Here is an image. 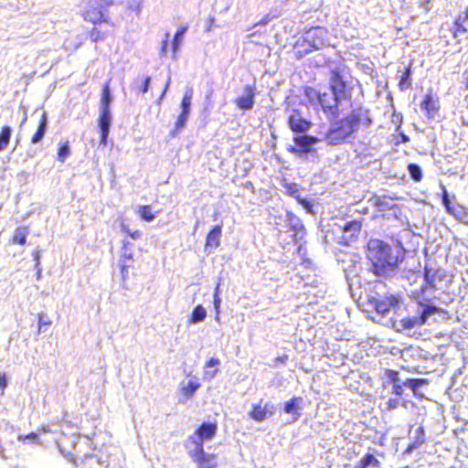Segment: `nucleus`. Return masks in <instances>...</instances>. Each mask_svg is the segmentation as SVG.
<instances>
[{
    "instance_id": "obj_30",
    "label": "nucleus",
    "mask_w": 468,
    "mask_h": 468,
    "mask_svg": "<svg viewBox=\"0 0 468 468\" xmlns=\"http://www.w3.org/2000/svg\"><path fill=\"white\" fill-rule=\"evenodd\" d=\"M188 116L189 115H186V114H184L181 112L179 113V115L177 116V118L175 122L174 129H172L170 131V133H169L170 137H176L177 135V133L186 126Z\"/></svg>"
},
{
    "instance_id": "obj_25",
    "label": "nucleus",
    "mask_w": 468,
    "mask_h": 468,
    "mask_svg": "<svg viewBox=\"0 0 468 468\" xmlns=\"http://www.w3.org/2000/svg\"><path fill=\"white\" fill-rule=\"evenodd\" d=\"M112 101L111 91H110V81H106L102 86L101 90V98L100 103V112H111L110 104Z\"/></svg>"
},
{
    "instance_id": "obj_9",
    "label": "nucleus",
    "mask_w": 468,
    "mask_h": 468,
    "mask_svg": "<svg viewBox=\"0 0 468 468\" xmlns=\"http://www.w3.org/2000/svg\"><path fill=\"white\" fill-rule=\"evenodd\" d=\"M244 94L238 96L234 103L239 110L243 112L250 111L255 104V96L257 94V86L255 83L243 87Z\"/></svg>"
},
{
    "instance_id": "obj_16",
    "label": "nucleus",
    "mask_w": 468,
    "mask_h": 468,
    "mask_svg": "<svg viewBox=\"0 0 468 468\" xmlns=\"http://www.w3.org/2000/svg\"><path fill=\"white\" fill-rule=\"evenodd\" d=\"M356 301L357 303L358 307L363 312L367 313L371 317V319H373V317L371 316L373 313L378 314L380 312L379 302L374 297H372L370 294H358V297L356 299Z\"/></svg>"
},
{
    "instance_id": "obj_40",
    "label": "nucleus",
    "mask_w": 468,
    "mask_h": 468,
    "mask_svg": "<svg viewBox=\"0 0 468 468\" xmlns=\"http://www.w3.org/2000/svg\"><path fill=\"white\" fill-rule=\"evenodd\" d=\"M441 188H442V203H443V205L445 207L446 211L449 214L452 215L453 212L455 211L454 210L455 209V205H452L451 204V200L449 198L448 192H447L445 186H442Z\"/></svg>"
},
{
    "instance_id": "obj_8",
    "label": "nucleus",
    "mask_w": 468,
    "mask_h": 468,
    "mask_svg": "<svg viewBox=\"0 0 468 468\" xmlns=\"http://www.w3.org/2000/svg\"><path fill=\"white\" fill-rule=\"evenodd\" d=\"M367 258L371 262L368 271L380 275V239H372L367 242Z\"/></svg>"
},
{
    "instance_id": "obj_4",
    "label": "nucleus",
    "mask_w": 468,
    "mask_h": 468,
    "mask_svg": "<svg viewBox=\"0 0 468 468\" xmlns=\"http://www.w3.org/2000/svg\"><path fill=\"white\" fill-rule=\"evenodd\" d=\"M110 5L111 2L108 0H88L81 16L91 24L104 22L106 26H112V19L108 13Z\"/></svg>"
},
{
    "instance_id": "obj_63",
    "label": "nucleus",
    "mask_w": 468,
    "mask_h": 468,
    "mask_svg": "<svg viewBox=\"0 0 468 468\" xmlns=\"http://www.w3.org/2000/svg\"><path fill=\"white\" fill-rule=\"evenodd\" d=\"M218 294H215V300H214L215 303H219V299L218 298Z\"/></svg>"
},
{
    "instance_id": "obj_53",
    "label": "nucleus",
    "mask_w": 468,
    "mask_h": 468,
    "mask_svg": "<svg viewBox=\"0 0 468 468\" xmlns=\"http://www.w3.org/2000/svg\"><path fill=\"white\" fill-rule=\"evenodd\" d=\"M399 402V399L396 398L394 399H389L388 401V409H394L398 406Z\"/></svg>"
},
{
    "instance_id": "obj_62",
    "label": "nucleus",
    "mask_w": 468,
    "mask_h": 468,
    "mask_svg": "<svg viewBox=\"0 0 468 468\" xmlns=\"http://www.w3.org/2000/svg\"><path fill=\"white\" fill-rule=\"evenodd\" d=\"M245 186H246V187L252 186V182H250V181H247V182L245 183Z\"/></svg>"
},
{
    "instance_id": "obj_43",
    "label": "nucleus",
    "mask_w": 468,
    "mask_h": 468,
    "mask_svg": "<svg viewBox=\"0 0 468 468\" xmlns=\"http://www.w3.org/2000/svg\"><path fill=\"white\" fill-rule=\"evenodd\" d=\"M132 249H133V246L130 242L124 241L122 243V250L123 261L126 260L133 261V254Z\"/></svg>"
},
{
    "instance_id": "obj_57",
    "label": "nucleus",
    "mask_w": 468,
    "mask_h": 468,
    "mask_svg": "<svg viewBox=\"0 0 468 468\" xmlns=\"http://www.w3.org/2000/svg\"><path fill=\"white\" fill-rule=\"evenodd\" d=\"M218 373V369H215L211 372L209 371H205V375L207 376L209 378H213Z\"/></svg>"
},
{
    "instance_id": "obj_34",
    "label": "nucleus",
    "mask_w": 468,
    "mask_h": 468,
    "mask_svg": "<svg viewBox=\"0 0 468 468\" xmlns=\"http://www.w3.org/2000/svg\"><path fill=\"white\" fill-rule=\"evenodd\" d=\"M70 154L69 143L65 141L59 144L58 148V160L64 163Z\"/></svg>"
},
{
    "instance_id": "obj_47",
    "label": "nucleus",
    "mask_w": 468,
    "mask_h": 468,
    "mask_svg": "<svg viewBox=\"0 0 468 468\" xmlns=\"http://www.w3.org/2000/svg\"><path fill=\"white\" fill-rule=\"evenodd\" d=\"M299 204H301L304 208L308 211H311L312 205L311 202L307 199L302 198L301 195L299 196V199H296Z\"/></svg>"
},
{
    "instance_id": "obj_32",
    "label": "nucleus",
    "mask_w": 468,
    "mask_h": 468,
    "mask_svg": "<svg viewBox=\"0 0 468 468\" xmlns=\"http://www.w3.org/2000/svg\"><path fill=\"white\" fill-rule=\"evenodd\" d=\"M465 19L459 16L455 21L453 22V26L452 28V34L454 38H456L460 34H464L467 32V28L463 25V21Z\"/></svg>"
},
{
    "instance_id": "obj_39",
    "label": "nucleus",
    "mask_w": 468,
    "mask_h": 468,
    "mask_svg": "<svg viewBox=\"0 0 468 468\" xmlns=\"http://www.w3.org/2000/svg\"><path fill=\"white\" fill-rule=\"evenodd\" d=\"M386 376L389 378L390 382L393 383V388L397 395H399L402 391V388L398 384L399 378H397V372L392 370H387Z\"/></svg>"
},
{
    "instance_id": "obj_3",
    "label": "nucleus",
    "mask_w": 468,
    "mask_h": 468,
    "mask_svg": "<svg viewBox=\"0 0 468 468\" xmlns=\"http://www.w3.org/2000/svg\"><path fill=\"white\" fill-rule=\"evenodd\" d=\"M452 280L444 269L438 268L431 270L425 266L423 283L420 292H431L434 291H445Z\"/></svg>"
},
{
    "instance_id": "obj_29",
    "label": "nucleus",
    "mask_w": 468,
    "mask_h": 468,
    "mask_svg": "<svg viewBox=\"0 0 468 468\" xmlns=\"http://www.w3.org/2000/svg\"><path fill=\"white\" fill-rule=\"evenodd\" d=\"M378 466V459L372 453H367L357 463L355 468H377Z\"/></svg>"
},
{
    "instance_id": "obj_10",
    "label": "nucleus",
    "mask_w": 468,
    "mask_h": 468,
    "mask_svg": "<svg viewBox=\"0 0 468 468\" xmlns=\"http://www.w3.org/2000/svg\"><path fill=\"white\" fill-rule=\"evenodd\" d=\"M294 146H290L288 151L290 153L301 155L303 154L310 153L313 150V145L318 142V138L313 135H300L294 136Z\"/></svg>"
},
{
    "instance_id": "obj_7",
    "label": "nucleus",
    "mask_w": 468,
    "mask_h": 468,
    "mask_svg": "<svg viewBox=\"0 0 468 468\" xmlns=\"http://www.w3.org/2000/svg\"><path fill=\"white\" fill-rule=\"evenodd\" d=\"M362 223L360 220H351L345 224L338 243L343 246H349L357 240L361 232Z\"/></svg>"
},
{
    "instance_id": "obj_41",
    "label": "nucleus",
    "mask_w": 468,
    "mask_h": 468,
    "mask_svg": "<svg viewBox=\"0 0 468 468\" xmlns=\"http://www.w3.org/2000/svg\"><path fill=\"white\" fill-rule=\"evenodd\" d=\"M121 230L122 233H124L126 236L130 237L133 239H139L142 238V232L138 229L136 230H131L126 224H121Z\"/></svg>"
},
{
    "instance_id": "obj_2",
    "label": "nucleus",
    "mask_w": 468,
    "mask_h": 468,
    "mask_svg": "<svg viewBox=\"0 0 468 468\" xmlns=\"http://www.w3.org/2000/svg\"><path fill=\"white\" fill-rule=\"evenodd\" d=\"M371 124V118L367 111L356 108L346 117L336 121L325 133V140L329 144H341L359 130L367 128Z\"/></svg>"
},
{
    "instance_id": "obj_23",
    "label": "nucleus",
    "mask_w": 468,
    "mask_h": 468,
    "mask_svg": "<svg viewBox=\"0 0 468 468\" xmlns=\"http://www.w3.org/2000/svg\"><path fill=\"white\" fill-rule=\"evenodd\" d=\"M29 233V229L27 226H20L17 227L12 237L10 238V243L13 245H21L24 246L27 243V237Z\"/></svg>"
},
{
    "instance_id": "obj_58",
    "label": "nucleus",
    "mask_w": 468,
    "mask_h": 468,
    "mask_svg": "<svg viewBox=\"0 0 468 468\" xmlns=\"http://www.w3.org/2000/svg\"><path fill=\"white\" fill-rule=\"evenodd\" d=\"M411 278H413L415 282L418 278H421V275L420 272H413L409 276V280H410Z\"/></svg>"
},
{
    "instance_id": "obj_54",
    "label": "nucleus",
    "mask_w": 468,
    "mask_h": 468,
    "mask_svg": "<svg viewBox=\"0 0 468 468\" xmlns=\"http://www.w3.org/2000/svg\"><path fill=\"white\" fill-rule=\"evenodd\" d=\"M6 387V378L5 374H0V388L4 389Z\"/></svg>"
},
{
    "instance_id": "obj_61",
    "label": "nucleus",
    "mask_w": 468,
    "mask_h": 468,
    "mask_svg": "<svg viewBox=\"0 0 468 468\" xmlns=\"http://www.w3.org/2000/svg\"><path fill=\"white\" fill-rule=\"evenodd\" d=\"M464 19L468 20V6L466 7L465 11H464Z\"/></svg>"
},
{
    "instance_id": "obj_50",
    "label": "nucleus",
    "mask_w": 468,
    "mask_h": 468,
    "mask_svg": "<svg viewBox=\"0 0 468 468\" xmlns=\"http://www.w3.org/2000/svg\"><path fill=\"white\" fill-rule=\"evenodd\" d=\"M220 364V361L218 358L217 357H211L208 361L206 362L205 364V367H217Z\"/></svg>"
},
{
    "instance_id": "obj_31",
    "label": "nucleus",
    "mask_w": 468,
    "mask_h": 468,
    "mask_svg": "<svg viewBox=\"0 0 468 468\" xmlns=\"http://www.w3.org/2000/svg\"><path fill=\"white\" fill-rule=\"evenodd\" d=\"M302 402V397H293L284 404L283 410L288 414H294L300 409Z\"/></svg>"
},
{
    "instance_id": "obj_37",
    "label": "nucleus",
    "mask_w": 468,
    "mask_h": 468,
    "mask_svg": "<svg viewBox=\"0 0 468 468\" xmlns=\"http://www.w3.org/2000/svg\"><path fill=\"white\" fill-rule=\"evenodd\" d=\"M186 30V27H181L176 32V34L173 37V40H172V48H173L174 53H176V51L178 50L179 46L182 42V37L185 34Z\"/></svg>"
},
{
    "instance_id": "obj_42",
    "label": "nucleus",
    "mask_w": 468,
    "mask_h": 468,
    "mask_svg": "<svg viewBox=\"0 0 468 468\" xmlns=\"http://www.w3.org/2000/svg\"><path fill=\"white\" fill-rule=\"evenodd\" d=\"M181 113L189 115L190 114V107H191V95L185 94L182 98L181 103Z\"/></svg>"
},
{
    "instance_id": "obj_20",
    "label": "nucleus",
    "mask_w": 468,
    "mask_h": 468,
    "mask_svg": "<svg viewBox=\"0 0 468 468\" xmlns=\"http://www.w3.org/2000/svg\"><path fill=\"white\" fill-rule=\"evenodd\" d=\"M272 409L273 407L269 406V404L263 407L261 404L252 405L251 410L249 411V417L258 422H261L272 415Z\"/></svg>"
},
{
    "instance_id": "obj_35",
    "label": "nucleus",
    "mask_w": 468,
    "mask_h": 468,
    "mask_svg": "<svg viewBox=\"0 0 468 468\" xmlns=\"http://www.w3.org/2000/svg\"><path fill=\"white\" fill-rule=\"evenodd\" d=\"M207 315L206 310L201 305H197L189 318L191 323H198L205 319Z\"/></svg>"
},
{
    "instance_id": "obj_45",
    "label": "nucleus",
    "mask_w": 468,
    "mask_h": 468,
    "mask_svg": "<svg viewBox=\"0 0 468 468\" xmlns=\"http://www.w3.org/2000/svg\"><path fill=\"white\" fill-rule=\"evenodd\" d=\"M391 118H392L391 122L394 126V129L398 130L402 124V115L399 113L397 114V113L393 112Z\"/></svg>"
},
{
    "instance_id": "obj_48",
    "label": "nucleus",
    "mask_w": 468,
    "mask_h": 468,
    "mask_svg": "<svg viewBox=\"0 0 468 468\" xmlns=\"http://www.w3.org/2000/svg\"><path fill=\"white\" fill-rule=\"evenodd\" d=\"M150 81H151V77H149V76H148V77H146V78L144 79V83H143V85H142V86H141V88H140V91H141L142 93H145V92H147V91H148V90H149V85H150Z\"/></svg>"
},
{
    "instance_id": "obj_56",
    "label": "nucleus",
    "mask_w": 468,
    "mask_h": 468,
    "mask_svg": "<svg viewBox=\"0 0 468 468\" xmlns=\"http://www.w3.org/2000/svg\"><path fill=\"white\" fill-rule=\"evenodd\" d=\"M400 137H401V140H400V141H398V142L396 143V144H400V143H407V142H409V141H410L409 136L405 135L404 133H400Z\"/></svg>"
},
{
    "instance_id": "obj_15",
    "label": "nucleus",
    "mask_w": 468,
    "mask_h": 468,
    "mask_svg": "<svg viewBox=\"0 0 468 468\" xmlns=\"http://www.w3.org/2000/svg\"><path fill=\"white\" fill-rule=\"evenodd\" d=\"M288 124L293 133H298L307 132L312 126V122L303 118L300 112L296 110L292 111V114L289 116Z\"/></svg>"
},
{
    "instance_id": "obj_24",
    "label": "nucleus",
    "mask_w": 468,
    "mask_h": 468,
    "mask_svg": "<svg viewBox=\"0 0 468 468\" xmlns=\"http://www.w3.org/2000/svg\"><path fill=\"white\" fill-rule=\"evenodd\" d=\"M410 435L411 438H414V442L410 443L406 452H411L414 449H416L419 445L422 444L425 441L424 431L421 427H417L415 429H411L410 431Z\"/></svg>"
},
{
    "instance_id": "obj_49",
    "label": "nucleus",
    "mask_w": 468,
    "mask_h": 468,
    "mask_svg": "<svg viewBox=\"0 0 468 468\" xmlns=\"http://www.w3.org/2000/svg\"><path fill=\"white\" fill-rule=\"evenodd\" d=\"M424 383V380L420 379H412L410 382V388L416 391L422 384Z\"/></svg>"
},
{
    "instance_id": "obj_55",
    "label": "nucleus",
    "mask_w": 468,
    "mask_h": 468,
    "mask_svg": "<svg viewBox=\"0 0 468 468\" xmlns=\"http://www.w3.org/2000/svg\"><path fill=\"white\" fill-rule=\"evenodd\" d=\"M288 359H289V356L284 354L281 356L276 357L275 362L276 363H285L286 361H288Z\"/></svg>"
},
{
    "instance_id": "obj_17",
    "label": "nucleus",
    "mask_w": 468,
    "mask_h": 468,
    "mask_svg": "<svg viewBox=\"0 0 468 468\" xmlns=\"http://www.w3.org/2000/svg\"><path fill=\"white\" fill-rule=\"evenodd\" d=\"M111 122V112H100L98 118V125L100 128V144L102 145L107 144Z\"/></svg>"
},
{
    "instance_id": "obj_22",
    "label": "nucleus",
    "mask_w": 468,
    "mask_h": 468,
    "mask_svg": "<svg viewBox=\"0 0 468 468\" xmlns=\"http://www.w3.org/2000/svg\"><path fill=\"white\" fill-rule=\"evenodd\" d=\"M200 387V382L194 377L193 379L189 380L186 385L180 387V393L186 399H190Z\"/></svg>"
},
{
    "instance_id": "obj_1",
    "label": "nucleus",
    "mask_w": 468,
    "mask_h": 468,
    "mask_svg": "<svg viewBox=\"0 0 468 468\" xmlns=\"http://www.w3.org/2000/svg\"><path fill=\"white\" fill-rule=\"evenodd\" d=\"M305 95L310 100L317 97L322 111L327 116L332 117L338 115L341 112L339 106L342 101H351V90L338 69L330 71L329 87L326 90L317 92L313 88H307Z\"/></svg>"
},
{
    "instance_id": "obj_28",
    "label": "nucleus",
    "mask_w": 468,
    "mask_h": 468,
    "mask_svg": "<svg viewBox=\"0 0 468 468\" xmlns=\"http://www.w3.org/2000/svg\"><path fill=\"white\" fill-rule=\"evenodd\" d=\"M157 212H154L150 205L140 206L137 209V214L142 220L151 222L154 219Z\"/></svg>"
},
{
    "instance_id": "obj_12",
    "label": "nucleus",
    "mask_w": 468,
    "mask_h": 468,
    "mask_svg": "<svg viewBox=\"0 0 468 468\" xmlns=\"http://www.w3.org/2000/svg\"><path fill=\"white\" fill-rule=\"evenodd\" d=\"M218 431V425L216 422H203L201 423L195 431L197 438L189 437V440L195 445H204L205 441H209L215 437Z\"/></svg>"
},
{
    "instance_id": "obj_26",
    "label": "nucleus",
    "mask_w": 468,
    "mask_h": 468,
    "mask_svg": "<svg viewBox=\"0 0 468 468\" xmlns=\"http://www.w3.org/2000/svg\"><path fill=\"white\" fill-rule=\"evenodd\" d=\"M411 67H405L399 77V87L401 90L409 89L411 86Z\"/></svg>"
},
{
    "instance_id": "obj_18",
    "label": "nucleus",
    "mask_w": 468,
    "mask_h": 468,
    "mask_svg": "<svg viewBox=\"0 0 468 468\" xmlns=\"http://www.w3.org/2000/svg\"><path fill=\"white\" fill-rule=\"evenodd\" d=\"M222 234V226L215 225L206 236L205 250H214L220 245V237Z\"/></svg>"
},
{
    "instance_id": "obj_21",
    "label": "nucleus",
    "mask_w": 468,
    "mask_h": 468,
    "mask_svg": "<svg viewBox=\"0 0 468 468\" xmlns=\"http://www.w3.org/2000/svg\"><path fill=\"white\" fill-rule=\"evenodd\" d=\"M47 127H48V116L44 112L41 114V116L38 120L37 131L34 133V134L32 135V137L30 139V143L32 144H36L42 141V139L46 133Z\"/></svg>"
},
{
    "instance_id": "obj_38",
    "label": "nucleus",
    "mask_w": 468,
    "mask_h": 468,
    "mask_svg": "<svg viewBox=\"0 0 468 468\" xmlns=\"http://www.w3.org/2000/svg\"><path fill=\"white\" fill-rule=\"evenodd\" d=\"M283 187L285 188V193L295 198L299 199L300 196V186L296 183H287L283 185Z\"/></svg>"
},
{
    "instance_id": "obj_52",
    "label": "nucleus",
    "mask_w": 468,
    "mask_h": 468,
    "mask_svg": "<svg viewBox=\"0 0 468 468\" xmlns=\"http://www.w3.org/2000/svg\"><path fill=\"white\" fill-rule=\"evenodd\" d=\"M130 267H131V265L125 264L124 262L122 264L121 273H122V279H125V277L127 275V269Z\"/></svg>"
},
{
    "instance_id": "obj_19",
    "label": "nucleus",
    "mask_w": 468,
    "mask_h": 468,
    "mask_svg": "<svg viewBox=\"0 0 468 468\" xmlns=\"http://www.w3.org/2000/svg\"><path fill=\"white\" fill-rule=\"evenodd\" d=\"M293 55L297 59H301L308 54L315 51L314 46L310 44L309 40L303 35L299 37L292 47Z\"/></svg>"
},
{
    "instance_id": "obj_46",
    "label": "nucleus",
    "mask_w": 468,
    "mask_h": 468,
    "mask_svg": "<svg viewBox=\"0 0 468 468\" xmlns=\"http://www.w3.org/2000/svg\"><path fill=\"white\" fill-rule=\"evenodd\" d=\"M38 330L37 333L40 334L43 331L44 326L50 325V320H45L43 314H38Z\"/></svg>"
},
{
    "instance_id": "obj_27",
    "label": "nucleus",
    "mask_w": 468,
    "mask_h": 468,
    "mask_svg": "<svg viewBox=\"0 0 468 468\" xmlns=\"http://www.w3.org/2000/svg\"><path fill=\"white\" fill-rule=\"evenodd\" d=\"M12 128L8 125H4L0 129V152L5 151L11 140Z\"/></svg>"
},
{
    "instance_id": "obj_44",
    "label": "nucleus",
    "mask_w": 468,
    "mask_h": 468,
    "mask_svg": "<svg viewBox=\"0 0 468 468\" xmlns=\"http://www.w3.org/2000/svg\"><path fill=\"white\" fill-rule=\"evenodd\" d=\"M27 440H32L34 442L37 443L39 441V436L35 432H30L27 435L18 436V441H26Z\"/></svg>"
},
{
    "instance_id": "obj_33",
    "label": "nucleus",
    "mask_w": 468,
    "mask_h": 468,
    "mask_svg": "<svg viewBox=\"0 0 468 468\" xmlns=\"http://www.w3.org/2000/svg\"><path fill=\"white\" fill-rule=\"evenodd\" d=\"M455 211L452 216L456 218L459 221L468 225V208L460 204L455 205Z\"/></svg>"
},
{
    "instance_id": "obj_59",
    "label": "nucleus",
    "mask_w": 468,
    "mask_h": 468,
    "mask_svg": "<svg viewBox=\"0 0 468 468\" xmlns=\"http://www.w3.org/2000/svg\"><path fill=\"white\" fill-rule=\"evenodd\" d=\"M33 255H34V259H35V261H36L37 264H38L39 257H40V255H39V251H37H37H34Z\"/></svg>"
},
{
    "instance_id": "obj_60",
    "label": "nucleus",
    "mask_w": 468,
    "mask_h": 468,
    "mask_svg": "<svg viewBox=\"0 0 468 468\" xmlns=\"http://www.w3.org/2000/svg\"><path fill=\"white\" fill-rule=\"evenodd\" d=\"M465 74H466L465 88L468 90V70L465 71Z\"/></svg>"
},
{
    "instance_id": "obj_51",
    "label": "nucleus",
    "mask_w": 468,
    "mask_h": 468,
    "mask_svg": "<svg viewBox=\"0 0 468 468\" xmlns=\"http://www.w3.org/2000/svg\"><path fill=\"white\" fill-rule=\"evenodd\" d=\"M168 37H169V34L166 33V38L162 42V47H161V53L162 54H165L166 53V49H167V46H168Z\"/></svg>"
},
{
    "instance_id": "obj_13",
    "label": "nucleus",
    "mask_w": 468,
    "mask_h": 468,
    "mask_svg": "<svg viewBox=\"0 0 468 468\" xmlns=\"http://www.w3.org/2000/svg\"><path fill=\"white\" fill-rule=\"evenodd\" d=\"M328 31L324 27H312L303 36L309 40L310 44L314 46L315 50H319L324 46L327 38Z\"/></svg>"
},
{
    "instance_id": "obj_36",
    "label": "nucleus",
    "mask_w": 468,
    "mask_h": 468,
    "mask_svg": "<svg viewBox=\"0 0 468 468\" xmlns=\"http://www.w3.org/2000/svg\"><path fill=\"white\" fill-rule=\"evenodd\" d=\"M408 171H409L411 178L416 182H420L423 177L422 170H421L420 166L417 164H414V163L409 164Z\"/></svg>"
},
{
    "instance_id": "obj_11",
    "label": "nucleus",
    "mask_w": 468,
    "mask_h": 468,
    "mask_svg": "<svg viewBox=\"0 0 468 468\" xmlns=\"http://www.w3.org/2000/svg\"><path fill=\"white\" fill-rule=\"evenodd\" d=\"M440 101L437 96L430 90L429 92L423 95L420 102V109L424 112L427 119H433L440 111Z\"/></svg>"
},
{
    "instance_id": "obj_64",
    "label": "nucleus",
    "mask_w": 468,
    "mask_h": 468,
    "mask_svg": "<svg viewBox=\"0 0 468 468\" xmlns=\"http://www.w3.org/2000/svg\"><path fill=\"white\" fill-rule=\"evenodd\" d=\"M385 247H386V246H384V245L382 244V247H381L382 253L384 252Z\"/></svg>"
},
{
    "instance_id": "obj_14",
    "label": "nucleus",
    "mask_w": 468,
    "mask_h": 468,
    "mask_svg": "<svg viewBox=\"0 0 468 468\" xmlns=\"http://www.w3.org/2000/svg\"><path fill=\"white\" fill-rule=\"evenodd\" d=\"M92 27L88 33L89 38L90 41L97 43L104 41L109 36H111L113 32L115 25L112 20V26H109L104 22H97L96 24H92Z\"/></svg>"
},
{
    "instance_id": "obj_6",
    "label": "nucleus",
    "mask_w": 468,
    "mask_h": 468,
    "mask_svg": "<svg viewBox=\"0 0 468 468\" xmlns=\"http://www.w3.org/2000/svg\"><path fill=\"white\" fill-rule=\"evenodd\" d=\"M189 456L196 463L197 468H218V455L215 453H207L204 445H195V449L189 451Z\"/></svg>"
},
{
    "instance_id": "obj_5",
    "label": "nucleus",
    "mask_w": 468,
    "mask_h": 468,
    "mask_svg": "<svg viewBox=\"0 0 468 468\" xmlns=\"http://www.w3.org/2000/svg\"><path fill=\"white\" fill-rule=\"evenodd\" d=\"M417 313L419 314L418 316L409 317L401 321L405 328L411 329L420 327L423 325L432 315L444 314L441 309L437 308L436 306L422 303H419Z\"/></svg>"
}]
</instances>
